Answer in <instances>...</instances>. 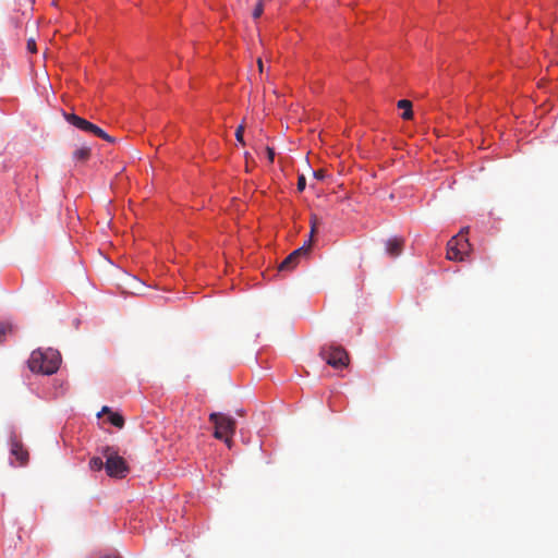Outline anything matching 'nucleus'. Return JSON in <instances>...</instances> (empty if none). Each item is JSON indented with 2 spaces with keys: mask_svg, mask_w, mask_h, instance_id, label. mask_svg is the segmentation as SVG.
Wrapping results in <instances>:
<instances>
[{
  "mask_svg": "<svg viewBox=\"0 0 558 558\" xmlns=\"http://www.w3.org/2000/svg\"><path fill=\"white\" fill-rule=\"evenodd\" d=\"M60 364L61 355L59 351L51 348L34 350L27 361L31 372L43 375L54 374L59 369Z\"/></svg>",
  "mask_w": 558,
  "mask_h": 558,
  "instance_id": "1",
  "label": "nucleus"
},
{
  "mask_svg": "<svg viewBox=\"0 0 558 558\" xmlns=\"http://www.w3.org/2000/svg\"><path fill=\"white\" fill-rule=\"evenodd\" d=\"M102 456L106 458L105 469L110 477L124 478L129 473L126 461L119 456L118 451L112 447H105L101 450Z\"/></svg>",
  "mask_w": 558,
  "mask_h": 558,
  "instance_id": "2",
  "label": "nucleus"
},
{
  "mask_svg": "<svg viewBox=\"0 0 558 558\" xmlns=\"http://www.w3.org/2000/svg\"><path fill=\"white\" fill-rule=\"evenodd\" d=\"M469 228H464L459 234L452 236L447 243V258L449 260L462 262L469 254L471 245L465 234Z\"/></svg>",
  "mask_w": 558,
  "mask_h": 558,
  "instance_id": "3",
  "label": "nucleus"
},
{
  "mask_svg": "<svg viewBox=\"0 0 558 558\" xmlns=\"http://www.w3.org/2000/svg\"><path fill=\"white\" fill-rule=\"evenodd\" d=\"M209 421L215 426L214 437L216 439H223L225 436H233L235 433L236 424L233 417L219 412H213L209 415Z\"/></svg>",
  "mask_w": 558,
  "mask_h": 558,
  "instance_id": "4",
  "label": "nucleus"
},
{
  "mask_svg": "<svg viewBox=\"0 0 558 558\" xmlns=\"http://www.w3.org/2000/svg\"><path fill=\"white\" fill-rule=\"evenodd\" d=\"M320 357L333 368H343L349 364V355L341 347H323L319 352Z\"/></svg>",
  "mask_w": 558,
  "mask_h": 558,
  "instance_id": "5",
  "label": "nucleus"
},
{
  "mask_svg": "<svg viewBox=\"0 0 558 558\" xmlns=\"http://www.w3.org/2000/svg\"><path fill=\"white\" fill-rule=\"evenodd\" d=\"M11 454L16 458L20 465H24L28 461V452L24 449L22 442L16 438L11 439Z\"/></svg>",
  "mask_w": 558,
  "mask_h": 558,
  "instance_id": "6",
  "label": "nucleus"
},
{
  "mask_svg": "<svg viewBox=\"0 0 558 558\" xmlns=\"http://www.w3.org/2000/svg\"><path fill=\"white\" fill-rule=\"evenodd\" d=\"M404 246V239L400 236H393L386 241V252L390 257L399 256Z\"/></svg>",
  "mask_w": 558,
  "mask_h": 558,
  "instance_id": "7",
  "label": "nucleus"
},
{
  "mask_svg": "<svg viewBox=\"0 0 558 558\" xmlns=\"http://www.w3.org/2000/svg\"><path fill=\"white\" fill-rule=\"evenodd\" d=\"M63 116L69 123H71L72 125H74L75 128H77L82 131L87 132L88 128L90 126L92 122H89L74 113H64Z\"/></svg>",
  "mask_w": 558,
  "mask_h": 558,
  "instance_id": "8",
  "label": "nucleus"
},
{
  "mask_svg": "<svg viewBox=\"0 0 558 558\" xmlns=\"http://www.w3.org/2000/svg\"><path fill=\"white\" fill-rule=\"evenodd\" d=\"M398 108L403 110L402 118L410 120L413 117L412 102L408 99H401L398 101Z\"/></svg>",
  "mask_w": 558,
  "mask_h": 558,
  "instance_id": "9",
  "label": "nucleus"
},
{
  "mask_svg": "<svg viewBox=\"0 0 558 558\" xmlns=\"http://www.w3.org/2000/svg\"><path fill=\"white\" fill-rule=\"evenodd\" d=\"M90 157V148L87 146H82L73 151V159L75 161L85 162Z\"/></svg>",
  "mask_w": 558,
  "mask_h": 558,
  "instance_id": "10",
  "label": "nucleus"
},
{
  "mask_svg": "<svg viewBox=\"0 0 558 558\" xmlns=\"http://www.w3.org/2000/svg\"><path fill=\"white\" fill-rule=\"evenodd\" d=\"M299 263V259L291 253L289 256L284 258V260L279 265V270H292L296 264Z\"/></svg>",
  "mask_w": 558,
  "mask_h": 558,
  "instance_id": "11",
  "label": "nucleus"
},
{
  "mask_svg": "<svg viewBox=\"0 0 558 558\" xmlns=\"http://www.w3.org/2000/svg\"><path fill=\"white\" fill-rule=\"evenodd\" d=\"M109 422L116 427L122 428L124 426V418L117 412H110Z\"/></svg>",
  "mask_w": 558,
  "mask_h": 558,
  "instance_id": "12",
  "label": "nucleus"
},
{
  "mask_svg": "<svg viewBox=\"0 0 558 558\" xmlns=\"http://www.w3.org/2000/svg\"><path fill=\"white\" fill-rule=\"evenodd\" d=\"M312 246V240H308L307 243H305L303 246L299 247L298 250L293 251L292 254L300 259L302 256H306L310 252V248Z\"/></svg>",
  "mask_w": 558,
  "mask_h": 558,
  "instance_id": "13",
  "label": "nucleus"
},
{
  "mask_svg": "<svg viewBox=\"0 0 558 558\" xmlns=\"http://www.w3.org/2000/svg\"><path fill=\"white\" fill-rule=\"evenodd\" d=\"M89 468L93 470V471H99L101 470L102 468H105V462L102 461L101 458L99 457H94L90 459L89 461Z\"/></svg>",
  "mask_w": 558,
  "mask_h": 558,
  "instance_id": "14",
  "label": "nucleus"
},
{
  "mask_svg": "<svg viewBox=\"0 0 558 558\" xmlns=\"http://www.w3.org/2000/svg\"><path fill=\"white\" fill-rule=\"evenodd\" d=\"M263 12H264V3H263V0H259L256 3V5H255V8H254V10L252 12V15L256 20V19L262 16Z\"/></svg>",
  "mask_w": 558,
  "mask_h": 558,
  "instance_id": "15",
  "label": "nucleus"
},
{
  "mask_svg": "<svg viewBox=\"0 0 558 558\" xmlns=\"http://www.w3.org/2000/svg\"><path fill=\"white\" fill-rule=\"evenodd\" d=\"M244 126L241 124L235 130V138L239 143L244 144Z\"/></svg>",
  "mask_w": 558,
  "mask_h": 558,
  "instance_id": "16",
  "label": "nucleus"
},
{
  "mask_svg": "<svg viewBox=\"0 0 558 558\" xmlns=\"http://www.w3.org/2000/svg\"><path fill=\"white\" fill-rule=\"evenodd\" d=\"M317 226H318V218H317V216L312 215V217H311V239L313 238L314 233L316 232Z\"/></svg>",
  "mask_w": 558,
  "mask_h": 558,
  "instance_id": "17",
  "label": "nucleus"
},
{
  "mask_svg": "<svg viewBox=\"0 0 558 558\" xmlns=\"http://www.w3.org/2000/svg\"><path fill=\"white\" fill-rule=\"evenodd\" d=\"M296 186H298L299 192L304 191V189L306 186V179H305L304 174L299 175Z\"/></svg>",
  "mask_w": 558,
  "mask_h": 558,
  "instance_id": "18",
  "label": "nucleus"
},
{
  "mask_svg": "<svg viewBox=\"0 0 558 558\" xmlns=\"http://www.w3.org/2000/svg\"><path fill=\"white\" fill-rule=\"evenodd\" d=\"M101 131H102V129H100L99 126H97L96 124H93V123H90V126L87 130L88 133H92L96 136H99Z\"/></svg>",
  "mask_w": 558,
  "mask_h": 558,
  "instance_id": "19",
  "label": "nucleus"
},
{
  "mask_svg": "<svg viewBox=\"0 0 558 558\" xmlns=\"http://www.w3.org/2000/svg\"><path fill=\"white\" fill-rule=\"evenodd\" d=\"M27 50L32 53L36 52V43L32 38L27 40Z\"/></svg>",
  "mask_w": 558,
  "mask_h": 558,
  "instance_id": "20",
  "label": "nucleus"
},
{
  "mask_svg": "<svg viewBox=\"0 0 558 558\" xmlns=\"http://www.w3.org/2000/svg\"><path fill=\"white\" fill-rule=\"evenodd\" d=\"M109 143H114V138L112 136H110L109 134H107L104 130L101 131L100 135L98 136Z\"/></svg>",
  "mask_w": 558,
  "mask_h": 558,
  "instance_id": "21",
  "label": "nucleus"
},
{
  "mask_svg": "<svg viewBox=\"0 0 558 558\" xmlns=\"http://www.w3.org/2000/svg\"><path fill=\"white\" fill-rule=\"evenodd\" d=\"M266 154H267V158L269 160V162H274V159H275V151L271 147H266Z\"/></svg>",
  "mask_w": 558,
  "mask_h": 558,
  "instance_id": "22",
  "label": "nucleus"
},
{
  "mask_svg": "<svg viewBox=\"0 0 558 558\" xmlns=\"http://www.w3.org/2000/svg\"><path fill=\"white\" fill-rule=\"evenodd\" d=\"M222 440L228 446V448H231V446H232V436H225Z\"/></svg>",
  "mask_w": 558,
  "mask_h": 558,
  "instance_id": "23",
  "label": "nucleus"
},
{
  "mask_svg": "<svg viewBox=\"0 0 558 558\" xmlns=\"http://www.w3.org/2000/svg\"><path fill=\"white\" fill-rule=\"evenodd\" d=\"M110 412H112V411L110 410V408H109V407H107V405H105V407L101 409V411L98 413V416H101V414H105V413H106V414H108V415H110Z\"/></svg>",
  "mask_w": 558,
  "mask_h": 558,
  "instance_id": "24",
  "label": "nucleus"
},
{
  "mask_svg": "<svg viewBox=\"0 0 558 558\" xmlns=\"http://www.w3.org/2000/svg\"><path fill=\"white\" fill-rule=\"evenodd\" d=\"M257 65H258V70H259V72H260V73H263V71H264V64H263V60H262V58H258V59H257Z\"/></svg>",
  "mask_w": 558,
  "mask_h": 558,
  "instance_id": "25",
  "label": "nucleus"
},
{
  "mask_svg": "<svg viewBox=\"0 0 558 558\" xmlns=\"http://www.w3.org/2000/svg\"><path fill=\"white\" fill-rule=\"evenodd\" d=\"M314 175L317 178V179H323L324 178V172L323 171H315L314 172Z\"/></svg>",
  "mask_w": 558,
  "mask_h": 558,
  "instance_id": "26",
  "label": "nucleus"
}]
</instances>
